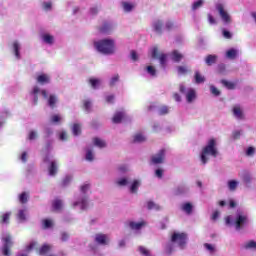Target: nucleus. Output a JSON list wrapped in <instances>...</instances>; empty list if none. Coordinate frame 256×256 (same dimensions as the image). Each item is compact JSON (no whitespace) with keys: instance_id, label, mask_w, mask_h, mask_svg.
Wrapping results in <instances>:
<instances>
[{"instance_id":"obj_1","label":"nucleus","mask_w":256,"mask_h":256,"mask_svg":"<svg viewBox=\"0 0 256 256\" xmlns=\"http://www.w3.org/2000/svg\"><path fill=\"white\" fill-rule=\"evenodd\" d=\"M93 47L100 55H106L107 57L115 55L117 53V42L113 38H103L95 40Z\"/></svg>"},{"instance_id":"obj_2","label":"nucleus","mask_w":256,"mask_h":256,"mask_svg":"<svg viewBox=\"0 0 256 256\" xmlns=\"http://www.w3.org/2000/svg\"><path fill=\"white\" fill-rule=\"evenodd\" d=\"M91 191L90 184H83L80 187V194L76 197V200L72 203L74 209H80V211H87L91 207V202L89 201V193Z\"/></svg>"},{"instance_id":"obj_3","label":"nucleus","mask_w":256,"mask_h":256,"mask_svg":"<svg viewBox=\"0 0 256 256\" xmlns=\"http://www.w3.org/2000/svg\"><path fill=\"white\" fill-rule=\"evenodd\" d=\"M176 245L179 249H185V245H187V234L185 232L175 231L172 233L171 242H168L164 248L166 255H171L175 251Z\"/></svg>"},{"instance_id":"obj_4","label":"nucleus","mask_w":256,"mask_h":256,"mask_svg":"<svg viewBox=\"0 0 256 256\" xmlns=\"http://www.w3.org/2000/svg\"><path fill=\"white\" fill-rule=\"evenodd\" d=\"M226 225L235 227L236 231H241L249 225V216L243 210H238L234 215L226 217Z\"/></svg>"},{"instance_id":"obj_5","label":"nucleus","mask_w":256,"mask_h":256,"mask_svg":"<svg viewBox=\"0 0 256 256\" xmlns=\"http://www.w3.org/2000/svg\"><path fill=\"white\" fill-rule=\"evenodd\" d=\"M219 150L217 149V139L211 138L207 141L206 145L200 152V161L202 165H207L210 157H217Z\"/></svg>"},{"instance_id":"obj_6","label":"nucleus","mask_w":256,"mask_h":256,"mask_svg":"<svg viewBox=\"0 0 256 256\" xmlns=\"http://www.w3.org/2000/svg\"><path fill=\"white\" fill-rule=\"evenodd\" d=\"M215 9L224 25H231V23H233V18L231 17V14H229V11H227V4H225V2H216Z\"/></svg>"},{"instance_id":"obj_7","label":"nucleus","mask_w":256,"mask_h":256,"mask_svg":"<svg viewBox=\"0 0 256 256\" xmlns=\"http://www.w3.org/2000/svg\"><path fill=\"white\" fill-rule=\"evenodd\" d=\"M44 163H47L49 177H55L59 173V162L53 158V155L47 154L44 157Z\"/></svg>"},{"instance_id":"obj_8","label":"nucleus","mask_w":256,"mask_h":256,"mask_svg":"<svg viewBox=\"0 0 256 256\" xmlns=\"http://www.w3.org/2000/svg\"><path fill=\"white\" fill-rule=\"evenodd\" d=\"M29 95L33 105H37V103H39L40 95H42L44 99H47V90L39 87V85H34L30 90Z\"/></svg>"},{"instance_id":"obj_9","label":"nucleus","mask_w":256,"mask_h":256,"mask_svg":"<svg viewBox=\"0 0 256 256\" xmlns=\"http://www.w3.org/2000/svg\"><path fill=\"white\" fill-rule=\"evenodd\" d=\"M180 93L185 95L187 103H193L197 99V92L193 88H185V85L181 84L179 87Z\"/></svg>"},{"instance_id":"obj_10","label":"nucleus","mask_w":256,"mask_h":256,"mask_svg":"<svg viewBox=\"0 0 256 256\" xmlns=\"http://www.w3.org/2000/svg\"><path fill=\"white\" fill-rule=\"evenodd\" d=\"M3 247H2V253L5 256L11 255V250H9L11 247H13V238L11 237V234L6 233L2 237Z\"/></svg>"},{"instance_id":"obj_11","label":"nucleus","mask_w":256,"mask_h":256,"mask_svg":"<svg viewBox=\"0 0 256 256\" xmlns=\"http://www.w3.org/2000/svg\"><path fill=\"white\" fill-rule=\"evenodd\" d=\"M127 227L131 229V231H134L135 233H141V229H145L147 227V221L145 220H129L126 222Z\"/></svg>"},{"instance_id":"obj_12","label":"nucleus","mask_w":256,"mask_h":256,"mask_svg":"<svg viewBox=\"0 0 256 256\" xmlns=\"http://www.w3.org/2000/svg\"><path fill=\"white\" fill-rule=\"evenodd\" d=\"M40 41L42 45H46V47H53V45L57 43V38L49 32H44L40 35Z\"/></svg>"},{"instance_id":"obj_13","label":"nucleus","mask_w":256,"mask_h":256,"mask_svg":"<svg viewBox=\"0 0 256 256\" xmlns=\"http://www.w3.org/2000/svg\"><path fill=\"white\" fill-rule=\"evenodd\" d=\"M151 55L152 59H158L162 69H165L167 65V54L159 52V49H157V47H154L152 49Z\"/></svg>"},{"instance_id":"obj_14","label":"nucleus","mask_w":256,"mask_h":256,"mask_svg":"<svg viewBox=\"0 0 256 256\" xmlns=\"http://www.w3.org/2000/svg\"><path fill=\"white\" fill-rule=\"evenodd\" d=\"M115 29H117V24H115L113 21H105L99 27L100 33H103L104 35H111Z\"/></svg>"},{"instance_id":"obj_15","label":"nucleus","mask_w":256,"mask_h":256,"mask_svg":"<svg viewBox=\"0 0 256 256\" xmlns=\"http://www.w3.org/2000/svg\"><path fill=\"white\" fill-rule=\"evenodd\" d=\"M23 49V43L19 40H14L11 43L10 51L14 55L15 59L19 61L21 59V50Z\"/></svg>"},{"instance_id":"obj_16","label":"nucleus","mask_w":256,"mask_h":256,"mask_svg":"<svg viewBox=\"0 0 256 256\" xmlns=\"http://www.w3.org/2000/svg\"><path fill=\"white\" fill-rule=\"evenodd\" d=\"M94 243L101 247H105L111 243V238H109V235L107 234L97 233L94 235Z\"/></svg>"},{"instance_id":"obj_17","label":"nucleus","mask_w":256,"mask_h":256,"mask_svg":"<svg viewBox=\"0 0 256 256\" xmlns=\"http://www.w3.org/2000/svg\"><path fill=\"white\" fill-rule=\"evenodd\" d=\"M167 155V151L165 149H161L156 154L151 157L152 165H161V163H165V157Z\"/></svg>"},{"instance_id":"obj_18","label":"nucleus","mask_w":256,"mask_h":256,"mask_svg":"<svg viewBox=\"0 0 256 256\" xmlns=\"http://www.w3.org/2000/svg\"><path fill=\"white\" fill-rule=\"evenodd\" d=\"M35 80L39 85H49L51 83V75L39 73L35 76Z\"/></svg>"},{"instance_id":"obj_19","label":"nucleus","mask_w":256,"mask_h":256,"mask_svg":"<svg viewBox=\"0 0 256 256\" xmlns=\"http://www.w3.org/2000/svg\"><path fill=\"white\" fill-rule=\"evenodd\" d=\"M232 113L238 121H243V119H245V113L243 112V107H241V105H235L232 108Z\"/></svg>"},{"instance_id":"obj_20","label":"nucleus","mask_w":256,"mask_h":256,"mask_svg":"<svg viewBox=\"0 0 256 256\" xmlns=\"http://www.w3.org/2000/svg\"><path fill=\"white\" fill-rule=\"evenodd\" d=\"M239 57V49L237 48H229L225 52V58L229 59L230 61H235Z\"/></svg>"},{"instance_id":"obj_21","label":"nucleus","mask_w":256,"mask_h":256,"mask_svg":"<svg viewBox=\"0 0 256 256\" xmlns=\"http://www.w3.org/2000/svg\"><path fill=\"white\" fill-rule=\"evenodd\" d=\"M239 177L241 181H243V183H245L246 185H249V183L253 181V176L251 175V172L247 170H243L242 172H240Z\"/></svg>"},{"instance_id":"obj_22","label":"nucleus","mask_w":256,"mask_h":256,"mask_svg":"<svg viewBox=\"0 0 256 256\" xmlns=\"http://www.w3.org/2000/svg\"><path fill=\"white\" fill-rule=\"evenodd\" d=\"M152 28L153 31H155V33H158L159 35H161L163 33V22L162 20H154L152 22Z\"/></svg>"},{"instance_id":"obj_23","label":"nucleus","mask_w":256,"mask_h":256,"mask_svg":"<svg viewBox=\"0 0 256 256\" xmlns=\"http://www.w3.org/2000/svg\"><path fill=\"white\" fill-rule=\"evenodd\" d=\"M47 104L50 106L51 109H55L57 107V103L59 102V98H57V95L50 94L49 97L47 96Z\"/></svg>"},{"instance_id":"obj_24","label":"nucleus","mask_w":256,"mask_h":256,"mask_svg":"<svg viewBox=\"0 0 256 256\" xmlns=\"http://www.w3.org/2000/svg\"><path fill=\"white\" fill-rule=\"evenodd\" d=\"M141 187V180L136 179L134 181H132V183L129 186V191L132 194H137L139 191V188Z\"/></svg>"},{"instance_id":"obj_25","label":"nucleus","mask_w":256,"mask_h":256,"mask_svg":"<svg viewBox=\"0 0 256 256\" xmlns=\"http://www.w3.org/2000/svg\"><path fill=\"white\" fill-rule=\"evenodd\" d=\"M242 249L245 251H256V241L255 240H248L242 244Z\"/></svg>"},{"instance_id":"obj_26","label":"nucleus","mask_w":256,"mask_h":256,"mask_svg":"<svg viewBox=\"0 0 256 256\" xmlns=\"http://www.w3.org/2000/svg\"><path fill=\"white\" fill-rule=\"evenodd\" d=\"M85 159L89 162L95 161V150L93 149V146L86 148Z\"/></svg>"},{"instance_id":"obj_27","label":"nucleus","mask_w":256,"mask_h":256,"mask_svg":"<svg viewBox=\"0 0 256 256\" xmlns=\"http://www.w3.org/2000/svg\"><path fill=\"white\" fill-rule=\"evenodd\" d=\"M189 193V186L181 185L174 189V195H187Z\"/></svg>"},{"instance_id":"obj_28","label":"nucleus","mask_w":256,"mask_h":256,"mask_svg":"<svg viewBox=\"0 0 256 256\" xmlns=\"http://www.w3.org/2000/svg\"><path fill=\"white\" fill-rule=\"evenodd\" d=\"M122 9L124 13H131L134 11L136 5L133 2H122Z\"/></svg>"},{"instance_id":"obj_29","label":"nucleus","mask_w":256,"mask_h":256,"mask_svg":"<svg viewBox=\"0 0 256 256\" xmlns=\"http://www.w3.org/2000/svg\"><path fill=\"white\" fill-rule=\"evenodd\" d=\"M181 210L186 213V215H191V213H193V204L191 202L182 203Z\"/></svg>"},{"instance_id":"obj_30","label":"nucleus","mask_w":256,"mask_h":256,"mask_svg":"<svg viewBox=\"0 0 256 256\" xmlns=\"http://www.w3.org/2000/svg\"><path fill=\"white\" fill-rule=\"evenodd\" d=\"M130 183V180H129V177H120V178H117L115 180V184L118 186V187H127V185H129Z\"/></svg>"},{"instance_id":"obj_31","label":"nucleus","mask_w":256,"mask_h":256,"mask_svg":"<svg viewBox=\"0 0 256 256\" xmlns=\"http://www.w3.org/2000/svg\"><path fill=\"white\" fill-rule=\"evenodd\" d=\"M123 119H125V111H117L113 118L112 121L113 123H121V121H123Z\"/></svg>"},{"instance_id":"obj_32","label":"nucleus","mask_w":256,"mask_h":256,"mask_svg":"<svg viewBox=\"0 0 256 256\" xmlns=\"http://www.w3.org/2000/svg\"><path fill=\"white\" fill-rule=\"evenodd\" d=\"M203 247L205 251L210 255H214L215 253H217V246H215V244L205 243Z\"/></svg>"},{"instance_id":"obj_33","label":"nucleus","mask_w":256,"mask_h":256,"mask_svg":"<svg viewBox=\"0 0 256 256\" xmlns=\"http://www.w3.org/2000/svg\"><path fill=\"white\" fill-rule=\"evenodd\" d=\"M203 5H205V0L194 1L191 4V11H193L194 13H195V11H199V9H201V7H203Z\"/></svg>"},{"instance_id":"obj_34","label":"nucleus","mask_w":256,"mask_h":256,"mask_svg":"<svg viewBox=\"0 0 256 256\" xmlns=\"http://www.w3.org/2000/svg\"><path fill=\"white\" fill-rule=\"evenodd\" d=\"M17 219L20 221V223H25V221H27V210H26V208L20 209L18 211Z\"/></svg>"},{"instance_id":"obj_35","label":"nucleus","mask_w":256,"mask_h":256,"mask_svg":"<svg viewBox=\"0 0 256 256\" xmlns=\"http://www.w3.org/2000/svg\"><path fill=\"white\" fill-rule=\"evenodd\" d=\"M145 73L149 75L150 77H157V69L154 66H146L144 68Z\"/></svg>"},{"instance_id":"obj_36","label":"nucleus","mask_w":256,"mask_h":256,"mask_svg":"<svg viewBox=\"0 0 256 256\" xmlns=\"http://www.w3.org/2000/svg\"><path fill=\"white\" fill-rule=\"evenodd\" d=\"M50 121L54 123V125H61V123H63V116L54 114L50 117Z\"/></svg>"},{"instance_id":"obj_37","label":"nucleus","mask_w":256,"mask_h":256,"mask_svg":"<svg viewBox=\"0 0 256 256\" xmlns=\"http://www.w3.org/2000/svg\"><path fill=\"white\" fill-rule=\"evenodd\" d=\"M171 59L172 61H174L175 63H179V61H181V59H183V54H181L179 51L174 50L171 53Z\"/></svg>"},{"instance_id":"obj_38","label":"nucleus","mask_w":256,"mask_h":256,"mask_svg":"<svg viewBox=\"0 0 256 256\" xmlns=\"http://www.w3.org/2000/svg\"><path fill=\"white\" fill-rule=\"evenodd\" d=\"M93 143L95 147H99V149H104V147H107V143L101 138H94Z\"/></svg>"},{"instance_id":"obj_39","label":"nucleus","mask_w":256,"mask_h":256,"mask_svg":"<svg viewBox=\"0 0 256 256\" xmlns=\"http://www.w3.org/2000/svg\"><path fill=\"white\" fill-rule=\"evenodd\" d=\"M89 83L92 87V89H99V87H101V79L98 78H90L89 79Z\"/></svg>"},{"instance_id":"obj_40","label":"nucleus","mask_w":256,"mask_h":256,"mask_svg":"<svg viewBox=\"0 0 256 256\" xmlns=\"http://www.w3.org/2000/svg\"><path fill=\"white\" fill-rule=\"evenodd\" d=\"M53 249V246L51 244H44L42 247L39 249V255H47L49 251Z\"/></svg>"},{"instance_id":"obj_41","label":"nucleus","mask_w":256,"mask_h":256,"mask_svg":"<svg viewBox=\"0 0 256 256\" xmlns=\"http://www.w3.org/2000/svg\"><path fill=\"white\" fill-rule=\"evenodd\" d=\"M227 185H228L229 191H236L237 187H239V181H237V180H229Z\"/></svg>"},{"instance_id":"obj_42","label":"nucleus","mask_w":256,"mask_h":256,"mask_svg":"<svg viewBox=\"0 0 256 256\" xmlns=\"http://www.w3.org/2000/svg\"><path fill=\"white\" fill-rule=\"evenodd\" d=\"M227 205H228L229 209H233L236 204H235V201H233V200H228V201L221 200V201L219 202V206H220V207H225V206H227Z\"/></svg>"},{"instance_id":"obj_43","label":"nucleus","mask_w":256,"mask_h":256,"mask_svg":"<svg viewBox=\"0 0 256 256\" xmlns=\"http://www.w3.org/2000/svg\"><path fill=\"white\" fill-rule=\"evenodd\" d=\"M52 207L54 211H61L63 209V201L59 199L54 200Z\"/></svg>"},{"instance_id":"obj_44","label":"nucleus","mask_w":256,"mask_h":256,"mask_svg":"<svg viewBox=\"0 0 256 256\" xmlns=\"http://www.w3.org/2000/svg\"><path fill=\"white\" fill-rule=\"evenodd\" d=\"M205 63L208 66H211V65L217 63V55H208L205 59Z\"/></svg>"},{"instance_id":"obj_45","label":"nucleus","mask_w":256,"mask_h":256,"mask_svg":"<svg viewBox=\"0 0 256 256\" xmlns=\"http://www.w3.org/2000/svg\"><path fill=\"white\" fill-rule=\"evenodd\" d=\"M72 133L75 137H78V135H81V124L79 123L73 124Z\"/></svg>"},{"instance_id":"obj_46","label":"nucleus","mask_w":256,"mask_h":256,"mask_svg":"<svg viewBox=\"0 0 256 256\" xmlns=\"http://www.w3.org/2000/svg\"><path fill=\"white\" fill-rule=\"evenodd\" d=\"M144 141H146V138L143 134L141 133H137L134 135L133 137V142L134 143H144Z\"/></svg>"},{"instance_id":"obj_47","label":"nucleus","mask_w":256,"mask_h":256,"mask_svg":"<svg viewBox=\"0 0 256 256\" xmlns=\"http://www.w3.org/2000/svg\"><path fill=\"white\" fill-rule=\"evenodd\" d=\"M147 209L154 210V211H159L161 209V206H159V204H157L153 201H148L147 202Z\"/></svg>"},{"instance_id":"obj_48","label":"nucleus","mask_w":256,"mask_h":256,"mask_svg":"<svg viewBox=\"0 0 256 256\" xmlns=\"http://www.w3.org/2000/svg\"><path fill=\"white\" fill-rule=\"evenodd\" d=\"M195 83H197V85L201 84V83H205V76L201 75V73L199 72H195Z\"/></svg>"},{"instance_id":"obj_49","label":"nucleus","mask_w":256,"mask_h":256,"mask_svg":"<svg viewBox=\"0 0 256 256\" xmlns=\"http://www.w3.org/2000/svg\"><path fill=\"white\" fill-rule=\"evenodd\" d=\"M11 217V212H7L1 216L0 223L4 225H9V219Z\"/></svg>"},{"instance_id":"obj_50","label":"nucleus","mask_w":256,"mask_h":256,"mask_svg":"<svg viewBox=\"0 0 256 256\" xmlns=\"http://www.w3.org/2000/svg\"><path fill=\"white\" fill-rule=\"evenodd\" d=\"M19 201L22 204L27 203V201H29V193L27 192H22L19 196H18Z\"/></svg>"},{"instance_id":"obj_51","label":"nucleus","mask_w":256,"mask_h":256,"mask_svg":"<svg viewBox=\"0 0 256 256\" xmlns=\"http://www.w3.org/2000/svg\"><path fill=\"white\" fill-rule=\"evenodd\" d=\"M158 115H168L169 107L168 106H160L157 110Z\"/></svg>"},{"instance_id":"obj_52","label":"nucleus","mask_w":256,"mask_h":256,"mask_svg":"<svg viewBox=\"0 0 256 256\" xmlns=\"http://www.w3.org/2000/svg\"><path fill=\"white\" fill-rule=\"evenodd\" d=\"M42 225H43L44 229H51V227H53V220L45 219L42 221Z\"/></svg>"},{"instance_id":"obj_53","label":"nucleus","mask_w":256,"mask_h":256,"mask_svg":"<svg viewBox=\"0 0 256 256\" xmlns=\"http://www.w3.org/2000/svg\"><path fill=\"white\" fill-rule=\"evenodd\" d=\"M119 83V74H115L111 77L109 85L110 87H114V85H117Z\"/></svg>"},{"instance_id":"obj_54","label":"nucleus","mask_w":256,"mask_h":256,"mask_svg":"<svg viewBox=\"0 0 256 256\" xmlns=\"http://www.w3.org/2000/svg\"><path fill=\"white\" fill-rule=\"evenodd\" d=\"M42 9L44 11H51L53 9V3L47 1L42 3Z\"/></svg>"},{"instance_id":"obj_55","label":"nucleus","mask_w":256,"mask_h":256,"mask_svg":"<svg viewBox=\"0 0 256 256\" xmlns=\"http://www.w3.org/2000/svg\"><path fill=\"white\" fill-rule=\"evenodd\" d=\"M118 173H127L129 171V166L127 164H121L117 168Z\"/></svg>"},{"instance_id":"obj_56","label":"nucleus","mask_w":256,"mask_h":256,"mask_svg":"<svg viewBox=\"0 0 256 256\" xmlns=\"http://www.w3.org/2000/svg\"><path fill=\"white\" fill-rule=\"evenodd\" d=\"M241 135H243V130H234L232 132V139L234 140L241 139Z\"/></svg>"},{"instance_id":"obj_57","label":"nucleus","mask_w":256,"mask_h":256,"mask_svg":"<svg viewBox=\"0 0 256 256\" xmlns=\"http://www.w3.org/2000/svg\"><path fill=\"white\" fill-rule=\"evenodd\" d=\"M221 83L227 89H235V84L233 82H230V81H227V80H222Z\"/></svg>"},{"instance_id":"obj_58","label":"nucleus","mask_w":256,"mask_h":256,"mask_svg":"<svg viewBox=\"0 0 256 256\" xmlns=\"http://www.w3.org/2000/svg\"><path fill=\"white\" fill-rule=\"evenodd\" d=\"M210 92L212 93V95H215V97H219V95H221V91H219V89H217V87H215L214 85L210 86Z\"/></svg>"},{"instance_id":"obj_59","label":"nucleus","mask_w":256,"mask_h":256,"mask_svg":"<svg viewBox=\"0 0 256 256\" xmlns=\"http://www.w3.org/2000/svg\"><path fill=\"white\" fill-rule=\"evenodd\" d=\"M84 109H85V111H91V107H92V102H91V100H89V99H86V100H84Z\"/></svg>"},{"instance_id":"obj_60","label":"nucleus","mask_w":256,"mask_h":256,"mask_svg":"<svg viewBox=\"0 0 256 256\" xmlns=\"http://www.w3.org/2000/svg\"><path fill=\"white\" fill-rule=\"evenodd\" d=\"M69 139V135L67 134L66 131H61L59 133V140L60 141H67Z\"/></svg>"},{"instance_id":"obj_61","label":"nucleus","mask_w":256,"mask_h":256,"mask_svg":"<svg viewBox=\"0 0 256 256\" xmlns=\"http://www.w3.org/2000/svg\"><path fill=\"white\" fill-rule=\"evenodd\" d=\"M163 173H165V170H163V168H157L155 170V177H157L158 179H162Z\"/></svg>"},{"instance_id":"obj_62","label":"nucleus","mask_w":256,"mask_h":256,"mask_svg":"<svg viewBox=\"0 0 256 256\" xmlns=\"http://www.w3.org/2000/svg\"><path fill=\"white\" fill-rule=\"evenodd\" d=\"M178 75H185L189 70L186 66H178L177 67Z\"/></svg>"},{"instance_id":"obj_63","label":"nucleus","mask_w":256,"mask_h":256,"mask_svg":"<svg viewBox=\"0 0 256 256\" xmlns=\"http://www.w3.org/2000/svg\"><path fill=\"white\" fill-rule=\"evenodd\" d=\"M207 19L209 25H217V19H215L211 14H207Z\"/></svg>"},{"instance_id":"obj_64","label":"nucleus","mask_w":256,"mask_h":256,"mask_svg":"<svg viewBox=\"0 0 256 256\" xmlns=\"http://www.w3.org/2000/svg\"><path fill=\"white\" fill-rule=\"evenodd\" d=\"M246 155L247 157H253L255 155V148L250 146L246 149Z\"/></svg>"}]
</instances>
